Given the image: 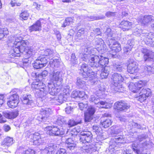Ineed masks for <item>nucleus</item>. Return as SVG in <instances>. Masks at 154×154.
I'll list each match as a JSON object with an SVG mask.
<instances>
[{
	"label": "nucleus",
	"mask_w": 154,
	"mask_h": 154,
	"mask_svg": "<svg viewBox=\"0 0 154 154\" xmlns=\"http://www.w3.org/2000/svg\"><path fill=\"white\" fill-rule=\"evenodd\" d=\"M11 38V42L13 43L11 55L13 57L20 56V53H23L28 48L29 43L27 41H21L22 38L19 36H15Z\"/></svg>",
	"instance_id": "nucleus-1"
},
{
	"label": "nucleus",
	"mask_w": 154,
	"mask_h": 154,
	"mask_svg": "<svg viewBox=\"0 0 154 154\" xmlns=\"http://www.w3.org/2000/svg\"><path fill=\"white\" fill-rule=\"evenodd\" d=\"M94 91L95 94L92 95L90 98V101L94 102L97 105V106L100 108L109 109L111 107V105L105 101H100V98L102 97L101 96L104 93L105 88L100 85H98L95 88Z\"/></svg>",
	"instance_id": "nucleus-2"
},
{
	"label": "nucleus",
	"mask_w": 154,
	"mask_h": 154,
	"mask_svg": "<svg viewBox=\"0 0 154 154\" xmlns=\"http://www.w3.org/2000/svg\"><path fill=\"white\" fill-rule=\"evenodd\" d=\"M53 50L47 49L42 51L40 56L34 61L33 64V67L36 69H40L46 66L48 61L46 58L51 59L54 55Z\"/></svg>",
	"instance_id": "nucleus-3"
},
{
	"label": "nucleus",
	"mask_w": 154,
	"mask_h": 154,
	"mask_svg": "<svg viewBox=\"0 0 154 154\" xmlns=\"http://www.w3.org/2000/svg\"><path fill=\"white\" fill-rule=\"evenodd\" d=\"M147 136L142 135L138 136L139 144L134 143L132 144V146L133 151L137 154H150L149 153H143L145 149H146L150 146L149 141L145 140Z\"/></svg>",
	"instance_id": "nucleus-4"
},
{
	"label": "nucleus",
	"mask_w": 154,
	"mask_h": 154,
	"mask_svg": "<svg viewBox=\"0 0 154 154\" xmlns=\"http://www.w3.org/2000/svg\"><path fill=\"white\" fill-rule=\"evenodd\" d=\"M32 88L35 89V95L36 97L41 98L43 102L47 101L45 100L48 91L45 84L41 82H33L32 85Z\"/></svg>",
	"instance_id": "nucleus-5"
},
{
	"label": "nucleus",
	"mask_w": 154,
	"mask_h": 154,
	"mask_svg": "<svg viewBox=\"0 0 154 154\" xmlns=\"http://www.w3.org/2000/svg\"><path fill=\"white\" fill-rule=\"evenodd\" d=\"M112 79L113 81L114 90L116 92H122L125 89L121 85L124 78L121 74L118 73H114L112 76Z\"/></svg>",
	"instance_id": "nucleus-6"
},
{
	"label": "nucleus",
	"mask_w": 154,
	"mask_h": 154,
	"mask_svg": "<svg viewBox=\"0 0 154 154\" xmlns=\"http://www.w3.org/2000/svg\"><path fill=\"white\" fill-rule=\"evenodd\" d=\"M80 70L82 76L86 80H93L95 78V75L97 74L96 71L90 70L86 64L82 65Z\"/></svg>",
	"instance_id": "nucleus-7"
},
{
	"label": "nucleus",
	"mask_w": 154,
	"mask_h": 154,
	"mask_svg": "<svg viewBox=\"0 0 154 154\" xmlns=\"http://www.w3.org/2000/svg\"><path fill=\"white\" fill-rule=\"evenodd\" d=\"M59 128L57 126H48L45 128L44 130L47 134L51 136H59L63 134L66 130V127Z\"/></svg>",
	"instance_id": "nucleus-8"
},
{
	"label": "nucleus",
	"mask_w": 154,
	"mask_h": 154,
	"mask_svg": "<svg viewBox=\"0 0 154 154\" xmlns=\"http://www.w3.org/2000/svg\"><path fill=\"white\" fill-rule=\"evenodd\" d=\"M88 58L89 65L94 71H96L97 74V72L100 70L99 63L100 57L97 55H90Z\"/></svg>",
	"instance_id": "nucleus-9"
},
{
	"label": "nucleus",
	"mask_w": 154,
	"mask_h": 154,
	"mask_svg": "<svg viewBox=\"0 0 154 154\" xmlns=\"http://www.w3.org/2000/svg\"><path fill=\"white\" fill-rule=\"evenodd\" d=\"M24 134L28 138H32V137H33V143L35 145H39L43 143L44 138H42L41 135L38 132H35L32 134L29 131H27Z\"/></svg>",
	"instance_id": "nucleus-10"
},
{
	"label": "nucleus",
	"mask_w": 154,
	"mask_h": 154,
	"mask_svg": "<svg viewBox=\"0 0 154 154\" xmlns=\"http://www.w3.org/2000/svg\"><path fill=\"white\" fill-rule=\"evenodd\" d=\"M139 70L138 63L133 60L129 59L127 66V71L131 74H134L135 75L134 76L131 77L132 79H135L137 77L136 74Z\"/></svg>",
	"instance_id": "nucleus-11"
},
{
	"label": "nucleus",
	"mask_w": 154,
	"mask_h": 154,
	"mask_svg": "<svg viewBox=\"0 0 154 154\" xmlns=\"http://www.w3.org/2000/svg\"><path fill=\"white\" fill-rule=\"evenodd\" d=\"M52 113V111L49 108H42L40 110L39 115L37 117L40 121L45 122L49 117Z\"/></svg>",
	"instance_id": "nucleus-12"
},
{
	"label": "nucleus",
	"mask_w": 154,
	"mask_h": 154,
	"mask_svg": "<svg viewBox=\"0 0 154 154\" xmlns=\"http://www.w3.org/2000/svg\"><path fill=\"white\" fill-rule=\"evenodd\" d=\"M139 96H136L137 100L141 102L145 100L147 97L151 95V91L149 88H143L139 93Z\"/></svg>",
	"instance_id": "nucleus-13"
},
{
	"label": "nucleus",
	"mask_w": 154,
	"mask_h": 154,
	"mask_svg": "<svg viewBox=\"0 0 154 154\" xmlns=\"http://www.w3.org/2000/svg\"><path fill=\"white\" fill-rule=\"evenodd\" d=\"M19 102L18 95L17 94H14L10 97L7 104L10 108H14L17 106Z\"/></svg>",
	"instance_id": "nucleus-14"
},
{
	"label": "nucleus",
	"mask_w": 154,
	"mask_h": 154,
	"mask_svg": "<svg viewBox=\"0 0 154 154\" xmlns=\"http://www.w3.org/2000/svg\"><path fill=\"white\" fill-rule=\"evenodd\" d=\"M92 135L90 131H83L81 133L80 141L83 143H88L92 141Z\"/></svg>",
	"instance_id": "nucleus-15"
},
{
	"label": "nucleus",
	"mask_w": 154,
	"mask_h": 154,
	"mask_svg": "<svg viewBox=\"0 0 154 154\" xmlns=\"http://www.w3.org/2000/svg\"><path fill=\"white\" fill-rule=\"evenodd\" d=\"M98 145V144H91L84 146L82 147V149L84 152L86 153V154H91L97 150Z\"/></svg>",
	"instance_id": "nucleus-16"
},
{
	"label": "nucleus",
	"mask_w": 154,
	"mask_h": 154,
	"mask_svg": "<svg viewBox=\"0 0 154 154\" xmlns=\"http://www.w3.org/2000/svg\"><path fill=\"white\" fill-rule=\"evenodd\" d=\"M49 78L52 83H56L58 82H61L63 80L62 74L60 71L54 72L50 73Z\"/></svg>",
	"instance_id": "nucleus-17"
},
{
	"label": "nucleus",
	"mask_w": 154,
	"mask_h": 154,
	"mask_svg": "<svg viewBox=\"0 0 154 154\" xmlns=\"http://www.w3.org/2000/svg\"><path fill=\"white\" fill-rule=\"evenodd\" d=\"M142 53L144 54L143 59L145 61H149L153 60L154 58V53L145 48H143Z\"/></svg>",
	"instance_id": "nucleus-18"
},
{
	"label": "nucleus",
	"mask_w": 154,
	"mask_h": 154,
	"mask_svg": "<svg viewBox=\"0 0 154 154\" xmlns=\"http://www.w3.org/2000/svg\"><path fill=\"white\" fill-rule=\"evenodd\" d=\"M109 47L113 52H117L121 50L120 45L112 38L109 40Z\"/></svg>",
	"instance_id": "nucleus-19"
},
{
	"label": "nucleus",
	"mask_w": 154,
	"mask_h": 154,
	"mask_svg": "<svg viewBox=\"0 0 154 154\" xmlns=\"http://www.w3.org/2000/svg\"><path fill=\"white\" fill-rule=\"evenodd\" d=\"M116 109L120 111L125 110L128 109L130 106L128 104L122 101L117 102L115 103Z\"/></svg>",
	"instance_id": "nucleus-20"
},
{
	"label": "nucleus",
	"mask_w": 154,
	"mask_h": 154,
	"mask_svg": "<svg viewBox=\"0 0 154 154\" xmlns=\"http://www.w3.org/2000/svg\"><path fill=\"white\" fill-rule=\"evenodd\" d=\"M48 92L49 94L53 96L55 95L60 91V89L56 88L54 83H48Z\"/></svg>",
	"instance_id": "nucleus-21"
},
{
	"label": "nucleus",
	"mask_w": 154,
	"mask_h": 154,
	"mask_svg": "<svg viewBox=\"0 0 154 154\" xmlns=\"http://www.w3.org/2000/svg\"><path fill=\"white\" fill-rule=\"evenodd\" d=\"M132 23L128 20L122 21L120 23L119 26L124 31H128L132 27Z\"/></svg>",
	"instance_id": "nucleus-22"
},
{
	"label": "nucleus",
	"mask_w": 154,
	"mask_h": 154,
	"mask_svg": "<svg viewBox=\"0 0 154 154\" xmlns=\"http://www.w3.org/2000/svg\"><path fill=\"white\" fill-rule=\"evenodd\" d=\"M14 143L13 138L9 137H7L2 142L1 145L4 147H8L11 146Z\"/></svg>",
	"instance_id": "nucleus-23"
},
{
	"label": "nucleus",
	"mask_w": 154,
	"mask_h": 154,
	"mask_svg": "<svg viewBox=\"0 0 154 154\" xmlns=\"http://www.w3.org/2000/svg\"><path fill=\"white\" fill-rule=\"evenodd\" d=\"M22 102L24 104L27 105H30L29 107L32 106L33 104V101L31 96L30 94H24L22 97Z\"/></svg>",
	"instance_id": "nucleus-24"
},
{
	"label": "nucleus",
	"mask_w": 154,
	"mask_h": 154,
	"mask_svg": "<svg viewBox=\"0 0 154 154\" xmlns=\"http://www.w3.org/2000/svg\"><path fill=\"white\" fill-rule=\"evenodd\" d=\"M144 39L146 44L149 45L154 44V37H152L153 35L151 33L146 34Z\"/></svg>",
	"instance_id": "nucleus-25"
},
{
	"label": "nucleus",
	"mask_w": 154,
	"mask_h": 154,
	"mask_svg": "<svg viewBox=\"0 0 154 154\" xmlns=\"http://www.w3.org/2000/svg\"><path fill=\"white\" fill-rule=\"evenodd\" d=\"M41 23L40 20H38L35 24L29 27V30L30 32L33 31H39L41 30Z\"/></svg>",
	"instance_id": "nucleus-26"
},
{
	"label": "nucleus",
	"mask_w": 154,
	"mask_h": 154,
	"mask_svg": "<svg viewBox=\"0 0 154 154\" xmlns=\"http://www.w3.org/2000/svg\"><path fill=\"white\" fill-rule=\"evenodd\" d=\"M3 114L5 117L10 119H13L16 117L18 115V112L17 111L10 112H4Z\"/></svg>",
	"instance_id": "nucleus-27"
},
{
	"label": "nucleus",
	"mask_w": 154,
	"mask_h": 154,
	"mask_svg": "<svg viewBox=\"0 0 154 154\" xmlns=\"http://www.w3.org/2000/svg\"><path fill=\"white\" fill-rule=\"evenodd\" d=\"M133 41L129 40L128 42L127 46L124 48V54L128 55L130 53L132 49V46L133 45Z\"/></svg>",
	"instance_id": "nucleus-28"
},
{
	"label": "nucleus",
	"mask_w": 154,
	"mask_h": 154,
	"mask_svg": "<svg viewBox=\"0 0 154 154\" xmlns=\"http://www.w3.org/2000/svg\"><path fill=\"white\" fill-rule=\"evenodd\" d=\"M99 65L100 68H104L106 66L109 62L108 58L106 57H104L102 55H100V57Z\"/></svg>",
	"instance_id": "nucleus-29"
},
{
	"label": "nucleus",
	"mask_w": 154,
	"mask_h": 154,
	"mask_svg": "<svg viewBox=\"0 0 154 154\" xmlns=\"http://www.w3.org/2000/svg\"><path fill=\"white\" fill-rule=\"evenodd\" d=\"M153 18V17L151 15L145 16L141 19V23L144 25H146L149 22L154 21Z\"/></svg>",
	"instance_id": "nucleus-30"
},
{
	"label": "nucleus",
	"mask_w": 154,
	"mask_h": 154,
	"mask_svg": "<svg viewBox=\"0 0 154 154\" xmlns=\"http://www.w3.org/2000/svg\"><path fill=\"white\" fill-rule=\"evenodd\" d=\"M101 72L100 74L101 78L102 79L106 78L109 74V67H105L104 68H101Z\"/></svg>",
	"instance_id": "nucleus-31"
},
{
	"label": "nucleus",
	"mask_w": 154,
	"mask_h": 154,
	"mask_svg": "<svg viewBox=\"0 0 154 154\" xmlns=\"http://www.w3.org/2000/svg\"><path fill=\"white\" fill-rule=\"evenodd\" d=\"M117 147L114 144H112L110 143L108 148L106 149V152L108 154H114L116 151Z\"/></svg>",
	"instance_id": "nucleus-32"
},
{
	"label": "nucleus",
	"mask_w": 154,
	"mask_h": 154,
	"mask_svg": "<svg viewBox=\"0 0 154 154\" xmlns=\"http://www.w3.org/2000/svg\"><path fill=\"white\" fill-rule=\"evenodd\" d=\"M80 123V122H76L75 121L73 120H70L68 121L67 123H66V125H63V126L64 127H66V129H68V127L69 128L77 124Z\"/></svg>",
	"instance_id": "nucleus-33"
},
{
	"label": "nucleus",
	"mask_w": 154,
	"mask_h": 154,
	"mask_svg": "<svg viewBox=\"0 0 154 154\" xmlns=\"http://www.w3.org/2000/svg\"><path fill=\"white\" fill-rule=\"evenodd\" d=\"M66 100V98L64 97L63 95H60L58 96V98L56 99V101H52V102L55 103V104L59 105L63 103Z\"/></svg>",
	"instance_id": "nucleus-34"
},
{
	"label": "nucleus",
	"mask_w": 154,
	"mask_h": 154,
	"mask_svg": "<svg viewBox=\"0 0 154 154\" xmlns=\"http://www.w3.org/2000/svg\"><path fill=\"white\" fill-rule=\"evenodd\" d=\"M93 131L95 132L97 135L100 136L102 133L101 128L99 125H94L93 127Z\"/></svg>",
	"instance_id": "nucleus-35"
},
{
	"label": "nucleus",
	"mask_w": 154,
	"mask_h": 154,
	"mask_svg": "<svg viewBox=\"0 0 154 154\" xmlns=\"http://www.w3.org/2000/svg\"><path fill=\"white\" fill-rule=\"evenodd\" d=\"M91 48L90 47H88L87 45L85 46V48H84V51L83 53L84 54V56L85 60L86 59V58L87 59L88 57H89L90 55H91Z\"/></svg>",
	"instance_id": "nucleus-36"
},
{
	"label": "nucleus",
	"mask_w": 154,
	"mask_h": 154,
	"mask_svg": "<svg viewBox=\"0 0 154 154\" xmlns=\"http://www.w3.org/2000/svg\"><path fill=\"white\" fill-rule=\"evenodd\" d=\"M8 34V31L7 28L0 29V40L6 37Z\"/></svg>",
	"instance_id": "nucleus-37"
},
{
	"label": "nucleus",
	"mask_w": 154,
	"mask_h": 154,
	"mask_svg": "<svg viewBox=\"0 0 154 154\" xmlns=\"http://www.w3.org/2000/svg\"><path fill=\"white\" fill-rule=\"evenodd\" d=\"M112 123V122L111 120L109 119H106L101 122L102 126L104 128H107L109 127L111 125Z\"/></svg>",
	"instance_id": "nucleus-38"
},
{
	"label": "nucleus",
	"mask_w": 154,
	"mask_h": 154,
	"mask_svg": "<svg viewBox=\"0 0 154 154\" xmlns=\"http://www.w3.org/2000/svg\"><path fill=\"white\" fill-rule=\"evenodd\" d=\"M85 78H78L76 82V84L79 87L81 88L85 85V82L84 80Z\"/></svg>",
	"instance_id": "nucleus-39"
},
{
	"label": "nucleus",
	"mask_w": 154,
	"mask_h": 154,
	"mask_svg": "<svg viewBox=\"0 0 154 154\" xmlns=\"http://www.w3.org/2000/svg\"><path fill=\"white\" fill-rule=\"evenodd\" d=\"M54 149V145H51L48 146V147L45 148L43 152L46 154H52L53 151Z\"/></svg>",
	"instance_id": "nucleus-40"
},
{
	"label": "nucleus",
	"mask_w": 154,
	"mask_h": 154,
	"mask_svg": "<svg viewBox=\"0 0 154 154\" xmlns=\"http://www.w3.org/2000/svg\"><path fill=\"white\" fill-rule=\"evenodd\" d=\"M128 87L130 90L134 93L139 92V91H138L137 89V88L135 83H131L128 85Z\"/></svg>",
	"instance_id": "nucleus-41"
},
{
	"label": "nucleus",
	"mask_w": 154,
	"mask_h": 154,
	"mask_svg": "<svg viewBox=\"0 0 154 154\" xmlns=\"http://www.w3.org/2000/svg\"><path fill=\"white\" fill-rule=\"evenodd\" d=\"M48 72L46 70H45L43 71L40 74H39L38 73H34L33 74H35L36 76V78L37 77V76L38 75V77L43 78H44L48 74Z\"/></svg>",
	"instance_id": "nucleus-42"
},
{
	"label": "nucleus",
	"mask_w": 154,
	"mask_h": 154,
	"mask_svg": "<svg viewBox=\"0 0 154 154\" xmlns=\"http://www.w3.org/2000/svg\"><path fill=\"white\" fill-rule=\"evenodd\" d=\"M97 48L99 51L102 54L105 53L107 51V47L105 43L100 46H97Z\"/></svg>",
	"instance_id": "nucleus-43"
},
{
	"label": "nucleus",
	"mask_w": 154,
	"mask_h": 154,
	"mask_svg": "<svg viewBox=\"0 0 154 154\" xmlns=\"http://www.w3.org/2000/svg\"><path fill=\"white\" fill-rule=\"evenodd\" d=\"M70 59V63L72 65L77 64L78 61L77 58L76 57L75 54H72L71 56Z\"/></svg>",
	"instance_id": "nucleus-44"
},
{
	"label": "nucleus",
	"mask_w": 154,
	"mask_h": 154,
	"mask_svg": "<svg viewBox=\"0 0 154 154\" xmlns=\"http://www.w3.org/2000/svg\"><path fill=\"white\" fill-rule=\"evenodd\" d=\"M29 16V14L27 11H22L20 14V17L24 20H27Z\"/></svg>",
	"instance_id": "nucleus-45"
},
{
	"label": "nucleus",
	"mask_w": 154,
	"mask_h": 154,
	"mask_svg": "<svg viewBox=\"0 0 154 154\" xmlns=\"http://www.w3.org/2000/svg\"><path fill=\"white\" fill-rule=\"evenodd\" d=\"M85 33L84 29L83 28L81 29L78 30L77 33V36L79 38V39L83 38L84 35V34Z\"/></svg>",
	"instance_id": "nucleus-46"
},
{
	"label": "nucleus",
	"mask_w": 154,
	"mask_h": 154,
	"mask_svg": "<svg viewBox=\"0 0 154 154\" xmlns=\"http://www.w3.org/2000/svg\"><path fill=\"white\" fill-rule=\"evenodd\" d=\"M135 84L137 88V89L138 91H139V90L145 85V83L141 81H140L136 82Z\"/></svg>",
	"instance_id": "nucleus-47"
},
{
	"label": "nucleus",
	"mask_w": 154,
	"mask_h": 154,
	"mask_svg": "<svg viewBox=\"0 0 154 154\" xmlns=\"http://www.w3.org/2000/svg\"><path fill=\"white\" fill-rule=\"evenodd\" d=\"M115 144L117 143H122L123 141H124V138L122 136H119L116 137L115 138Z\"/></svg>",
	"instance_id": "nucleus-48"
},
{
	"label": "nucleus",
	"mask_w": 154,
	"mask_h": 154,
	"mask_svg": "<svg viewBox=\"0 0 154 154\" xmlns=\"http://www.w3.org/2000/svg\"><path fill=\"white\" fill-rule=\"evenodd\" d=\"M144 70L146 72L147 71V73L148 74L154 73V67H151L150 66H145L144 67Z\"/></svg>",
	"instance_id": "nucleus-49"
},
{
	"label": "nucleus",
	"mask_w": 154,
	"mask_h": 154,
	"mask_svg": "<svg viewBox=\"0 0 154 154\" xmlns=\"http://www.w3.org/2000/svg\"><path fill=\"white\" fill-rule=\"evenodd\" d=\"M95 111V108L92 106H90L88 108L85 113L93 116Z\"/></svg>",
	"instance_id": "nucleus-50"
},
{
	"label": "nucleus",
	"mask_w": 154,
	"mask_h": 154,
	"mask_svg": "<svg viewBox=\"0 0 154 154\" xmlns=\"http://www.w3.org/2000/svg\"><path fill=\"white\" fill-rule=\"evenodd\" d=\"M57 123L61 125V127L60 128H63V125H66V122L64 120V118H58L57 120Z\"/></svg>",
	"instance_id": "nucleus-51"
},
{
	"label": "nucleus",
	"mask_w": 154,
	"mask_h": 154,
	"mask_svg": "<svg viewBox=\"0 0 154 154\" xmlns=\"http://www.w3.org/2000/svg\"><path fill=\"white\" fill-rule=\"evenodd\" d=\"M71 20L72 19L70 18H66L62 25V27H65L69 25L72 21Z\"/></svg>",
	"instance_id": "nucleus-52"
},
{
	"label": "nucleus",
	"mask_w": 154,
	"mask_h": 154,
	"mask_svg": "<svg viewBox=\"0 0 154 154\" xmlns=\"http://www.w3.org/2000/svg\"><path fill=\"white\" fill-rule=\"evenodd\" d=\"M92 115L89 114L87 113H85V120L86 122H90L92 119Z\"/></svg>",
	"instance_id": "nucleus-53"
},
{
	"label": "nucleus",
	"mask_w": 154,
	"mask_h": 154,
	"mask_svg": "<svg viewBox=\"0 0 154 154\" xmlns=\"http://www.w3.org/2000/svg\"><path fill=\"white\" fill-rule=\"evenodd\" d=\"M95 42L96 44L97 45V47L100 46L101 45L105 43L103 40L101 38H97L95 40Z\"/></svg>",
	"instance_id": "nucleus-54"
},
{
	"label": "nucleus",
	"mask_w": 154,
	"mask_h": 154,
	"mask_svg": "<svg viewBox=\"0 0 154 154\" xmlns=\"http://www.w3.org/2000/svg\"><path fill=\"white\" fill-rule=\"evenodd\" d=\"M22 154H35V152L34 150L29 148L24 151Z\"/></svg>",
	"instance_id": "nucleus-55"
},
{
	"label": "nucleus",
	"mask_w": 154,
	"mask_h": 154,
	"mask_svg": "<svg viewBox=\"0 0 154 154\" xmlns=\"http://www.w3.org/2000/svg\"><path fill=\"white\" fill-rule=\"evenodd\" d=\"M68 149L71 150H73L76 147V144L75 143H71V144H69L66 145Z\"/></svg>",
	"instance_id": "nucleus-56"
},
{
	"label": "nucleus",
	"mask_w": 154,
	"mask_h": 154,
	"mask_svg": "<svg viewBox=\"0 0 154 154\" xmlns=\"http://www.w3.org/2000/svg\"><path fill=\"white\" fill-rule=\"evenodd\" d=\"M79 107L81 110H83L87 108L88 106V104L87 103H80L79 104Z\"/></svg>",
	"instance_id": "nucleus-57"
},
{
	"label": "nucleus",
	"mask_w": 154,
	"mask_h": 154,
	"mask_svg": "<svg viewBox=\"0 0 154 154\" xmlns=\"http://www.w3.org/2000/svg\"><path fill=\"white\" fill-rule=\"evenodd\" d=\"M106 35L108 37H112L113 35L111 29L110 28H107L106 31L105 32Z\"/></svg>",
	"instance_id": "nucleus-58"
},
{
	"label": "nucleus",
	"mask_w": 154,
	"mask_h": 154,
	"mask_svg": "<svg viewBox=\"0 0 154 154\" xmlns=\"http://www.w3.org/2000/svg\"><path fill=\"white\" fill-rule=\"evenodd\" d=\"M93 31V32H92L91 33V35H93V34H94L96 35H100L101 33L100 31V29L99 28H96L94 29Z\"/></svg>",
	"instance_id": "nucleus-59"
},
{
	"label": "nucleus",
	"mask_w": 154,
	"mask_h": 154,
	"mask_svg": "<svg viewBox=\"0 0 154 154\" xmlns=\"http://www.w3.org/2000/svg\"><path fill=\"white\" fill-rule=\"evenodd\" d=\"M24 52L27 54H28L29 56H31L34 53L33 49L31 48H27H27L25 50Z\"/></svg>",
	"instance_id": "nucleus-60"
},
{
	"label": "nucleus",
	"mask_w": 154,
	"mask_h": 154,
	"mask_svg": "<svg viewBox=\"0 0 154 154\" xmlns=\"http://www.w3.org/2000/svg\"><path fill=\"white\" fill-rule=\"evenodd\" d=\"M114 68L117 71L121 72L122 71L124 68L121 65H115L114 66Z\"/></svg>",
	"instance_id": "nucleus-61"
},
{
	"label": "nucleus",
	"mask_w": 154,
	"mask_h": 154,
	"mask_svg": "<svg viewBox=\"0 0 154 154\" xmlns=\"http://www.w3.org/2000/svg\"><path fill=\"white\" fill-rule=\"evenodd\" d=\"M70 87L68 85L64 86L63 90L64 93L65 94H68L70 91Z\"/></svg>",
	"instance_id": "nucleus-62"
},
{
	"label": "nucleus",
	"mask_w": 154,
	"mask_h": 154,
	"mask_svg": "<svg viewBox=\"0 0 154 154\" xmlns=\"http://www.w3.org/2000/svg\"><path fill=\"white\" fill-rule=\"evenodd\" d=\"M66 112L67 114L70 113L73 111V108L70 106H68L66 108Z\"/></svg>",
	"instance_id": "nucleus-63"
},
{
	"label": "nucleus",
	"mask_w": 154,
	"mask_h": 154,
	"mask_svg": "<svg viewBox=\"0 0 154 154\" xmlns=\"http://www.w3.org/2000/svg\"><path fill=\"white\" fill-rule=\"evenodd\" d=\"M66 152V150L63 148H60L58 150L56 154H65Z\"/></svg>",
	"instance_id": "nucleus-64"
}]
</instances>
